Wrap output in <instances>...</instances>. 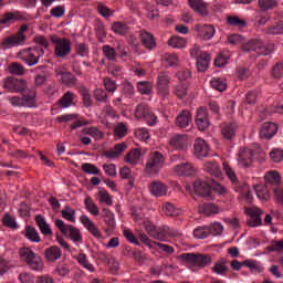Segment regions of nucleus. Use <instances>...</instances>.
I'll use <instances>...</instances> for the list:
<instances>
[{"instance_id": "9b49d317", "label": "nucleus", "mask_w": 283, "mask_h": 283, "mask_svg": "<svg viewBox=\"0 0 283 283\" xmlns=\"http://www.w3.org/2000/svg\"><path fill=\"white\" fill-rule=\"evenodd\" d=\"M169 73H159L157 76V94L161 98L169 97Z\"/></svg>"}, {"instance_id": "37998d69", "label": "nucleus", "mask_w": 283, "mask_h": 283, "mask_svg": "<svg viewBox=\"0 0 283 283\" xmlns=\"http://www.w3.org/2000/svg\"><path fill=\"white\" fill-rule=\"evenodd\" d=\"M62 218L67 220V222H76V210L70 206H65L62 209Z\"/></svg>"}, {"instance_id": "a878e982", "label": "nucleus", "mask_w": 283, "mask_h": 283, "mask_svg": "<svg viewBox=\"0 0 283 283\" xmlns=\"http://www.w3.org/2000/svg\"><path fill=\"white\" fill-rule=\"evenodd\" d=\"M139 39L142 41V44L146 46L147 50H154V48H156V39L150 32L140 31Z\"/></svg>"}, {"instance_id": "b1692460", "label": "nucleus", "mask_w": 283, "mask_h": 283, "mask_svg": "<svg viewBox=\"0 0 283 283\" xmlns=\"http://www.w3.org/2000/svg\"><path fill=\"white\" fill-rule=\"evenodd\" d=\"M55 74L59 78V81H61L64 85H74L75 83V78L74 75H72V73L63 70V67H57L55 69Z\"/></svg>"}, {"instance_id": "f704fd0d", "label": "nucleus", "mask_w": 283, "mask_h": 283, "mask_svg": "<svg viewBox=\"0 0 283 283\" xmlns=\"http://www.w3.org/2000/svg\"><path fill=\"white\" fill-rule=\"evenodd\" d=\"M226 23L231 28H238L239 30L247 28V20L240 19L238 15H228Z\"/></svg>"}, {"instance_id": "8fccbe9b", "label": "nucleus", "mask_w": 283, "mask_h": 283, "mask_svg": "<svg viewBox=\"0 0 283 283\" xmlns=\"http://www.w3.org/2000/svg\"><path fill=\"white\" fill-rule=\"evenodd\" d=\"M261 43L260 39H252L242 45L243 52H258V48Z\"/></svg>"}, {"instance_id": "39448f33", "label": "nucleus", "mask_w": 283, "mask_h": 283, "mask_svg": "<svg viewBox=\"0 0 283 283\" xmlns=\"http://www.w3.org/2000/svg\"><path fill=\"white\" fill-rule=\"evenodd\" d=\"M44 55L45 51L39 46L23 49L18 52V59H21V61L28 64L29 67L36 65V63H39V60Z\"/></svg>"}, {"instance_id": "09e8293b", "label": "nucleus", "mask_w": 283, "mask_h": 283, "mask_svg": "<svg viewBox=\"0 0 283 283\" xmlns=\"http://www.w3.org/2000/svg\"><path fill=\"white\" fill-rule=\"evenodd\" d=\"M24 235L27 240H30V242H41L39 231H36V229H34L33 227L28 226Z\"/></svg>"}, {"instance_id": "ea45409f", "label": "nucleus", "mask_w": 283, "mask_h": 283, "mask_svg": "<svg viewBox=\"0 0 283 283\" xmlns=\"http://www.w3.org/2000/svg\"><path fill=\"white\" fill-rule=\"evenodd\" d=\"M219 211L220 208L214 203H203L200 207V213H203V216H216Z\"/></svg>"}, {"instance_id": "864d4df0", "label": "nucleus", "mask_w": 283, "mask_h": 283, "mask_svg": "<svg viewBox=\"0 0 283 283\" xmlns=\"http://www.w3.org/2000/svg\"><path fill=\"white\" fill-rule=\"evenodd\" d=\"M243 266H248V269H251L252 273H262V271H264L262 264L258 263V261L254 260H245L243 262Z\"/></svg>"}, {"instance_id": "79ce46f5", "label": "nucleus", "mask_w": 283, "mask_h": 283, "mask_svg": "<svg viewBox=\"0 0 283 283\" xmlns=\"http://www.w3.org/2000/svg\"><path fill=\"white\" fill-rule=\"evenodd\" d=\"M235 129H237L235 124H226L221 128V134L223 138H227V140H231V138L235 136Z\"/></svg>"}, {"instance_id": "5fc2aeb1", "label": "nucleus", "mask_w": 283, "mask_h": 283, "mask_svg": "<svg viewBox=\"0 0 283 283\" xmlns=\"http://www.w3.org/2000/svg\"><path fill=\"white\" fill-rule=\"evenodd\" d=\"M9 72L15 76H23V74H25V67L20 63L13 62L9 65Z\"/></svg>"}, {"instance_id": "13d9d810", "label": "nucleus", "mask_w": 283, "mask_h": 283, "mask_svg": "<svg viewBox=\"0 0 283 283\" xmlns=\"http://www.w3.org/2000/svg\"><path fill=\"white\" fill-rule=\"evenodd\" d=\"M74 101V94L72 92H66L63 97L60 99V107L67 108L72 107Z\"/></svg>"}, {"instance_id": "473e14b6", "label": "nucleus", "mask_w": 283, "mask_h": 283, "mask_svg": "<svg viewBox=\"0 0 283 283\" xmlns=\"http://www.w3.org/2000/svg\"><path fill=\"white\" fill-rule=\"evenodd\" d=\"M193 120L189 111H182L176 118L178 127H189V124Z\"/></svg>"}, {"instance_id": "3c124183", "label": "nucleus", "mask_w": 283, "mask_h": 283, "mask_svg": "<svg viewBox=\"0 0 283 283\" xmlns=\"http://www.w3.org/2000/svg\"><path fill=\"white\" fill-rule=\"evenodd\" d=\"M128 130H129V128L127 127V124L118 123L114 127V136H116V138H125V136H127Z\"/></svg>"}, {"instance_id": "c85d7f7f", "label": "nucleus", "mask_w": 283, "mask_h": 283, "mask_svg": "<svg viewBox=\"0 0 283 283\" xmlns=\"http://www.w3.org/2000/svg\"><path fill=\"white\" fill-rule=\"evenodd\" d=\"M35 224H38L42 235H52V228H50V223H48L45 217L38 214L35 217Z\"/></svg>"}, {"instance_id": "4d7b16f0", "label": "nucleus", "mask_w": 283, "mask_h": 283, "mask_svg": "<svg viewBox=\"0 0 283 283\" xmlns=\"http://www.w3.org/2000/svg\"><path fill=\"white\" fill-rule=\"evenodd\" d=\"M154 85L150 82L142 81L137 83V90L140 94L149 95L151 94Z\"/></svg>"}, {"instance_id": "7ed1b4c3", "label": "nucleus", "mask_w": 283, "mask_h": 283, "mask_svg": "<svg viewBox=\"0 0 283 283\" xmlns=\"http://www.w3.org/2000/svg\"><path fill=\"white\" fill-rule=\"evenodd\" d=\"M19 253L22 262H25L31 271H43L45 269V262L32 249L21 248Z\"/></svg>"}, {"instance_id": "4be33fe9", "label": "nucleus", "mask_w": 283, "mask_h": 283, "mask_svg": "<svg viewBox=\"0 0 283 283\" xmlns=\"http://www.w3.org/2000/svg\"><path fill=\"white\" fill-rule=\"evenodd\" d=\"M80 222L88 231V233L94 235V238H101V230H98V227H96V224L94 223V221H92V219H90V217L85 214L81 216Z\"/></svg>"}, {"instance_id": "9d476101", "label": "nucleus", "mask_w": 283, "mask_h": 283, "mask_svg": "<svg viewBox=\"0 0 283 283\" xmlns=\"http://www.w3.org/2000/svg\"><path fill=\"white\" fill-rule=\"evenodd\" d=\"M255 158V154L253 150L249 148H241L238 153V167L241 169H249L251 165H253V159Z\"/></svg>"}, {"instance_id": "c03bdc74", "label": "nucleus", "mask_w": 283, "mask_h": 283, "mask_svg": "<svg viewBox=\"0 0 283 283\" xmlns=\"http://www.w3.org/2000/svg\"><path fill=\"white\" fill-rule=\"evenodd\" d=\"M97 198L102 205H107V207H112V205H114V198L109 192H107V190H99Z\"/></svg>"}, {"instance_id": "0eeeda50", "label": "nucleus", "mask_w": 283, "mask_h": 283, "mask_svg": "<svg viewBox=\"0 0 283 283\" xmlns=\"http://www.w3.org/2000/svg\"><path fill=\"white\" fill-rule=\"evenodd\" d=\"M164 165L165 157H163V154L158 151L151 153L146 163L145 174H147V176H158Z\"/></svg>"}, {"instance_id": "a19ab883", "label": "nucleus", "mask_w": 283, "mask_h": 283, "mask_svg": "<svg viewBox=\"0 0 283 283\" xmlns=\"http://www.w3.org/2000/svg\"><path fill=\"white\" fill-rule=\"evenodd\" d=\"M161 209L165 216H169V217L180 216V213H182V211L176 208V206H174V203L171 202L164 203Z\"/></svg>"}, {"instance_id": "58836bf2", "label": "nucleus", "mask_w": 283, "mask_h": 283, "mask_svg": "<svg viewBox=\"0 0 283 283\" xmlns=\"http://www.w3.org/2000/svg\"><path fill=\"white\" fill-rule=\"evenodd\" d=\"M163 63L166 67H174L180 63L177 54L166 53L163 55Z\"/></svg>"}, {"instance_id": "f257e3e1", "label": "nucleus", "mask_w": 283, "mask_h": 283, "mask_svg": "<svg viewBox=\"0 0 283 283\" xmlns=\"http://www.w3.org/2000/svg\"><path fill=\"white\" fill-rule=\"evenodd\" d=\"M133 218L139 227H144L146 233H148V235L153 238V240H158L159 242H167V235H176V233L171 228H169V226H163L160 229H158L151 221H149V219L145 217L133 214Z\"/></svg>"}, {"instance_id": "2eb2a0df", "label": "nucleus", "mask_w": 283, "mask_h": 283, "mask_svg": "<svg viewBox=\"0 0 283 283\" xmlns=\"http://www.w3.org/2000/svg\"><path fill=\"white\" fill-rule=\"evenodd\" d=\"M25 43V35L24 34H13L9 38H6L1 42V46L3 50H10V48H19V45H23Z\"/></svg>"}, {"instance_id": "ddd939ff", "label": "nucleus", "mask_w": 283, "mask_h": 283, "mask_svg": "<svg viewBox=\"0 0 283 283\" xmlns=\"http://www.w3.org/2000/svg\"><path fill=\"white\" fill-rule=\"evenodd\" d=\"M188 6L193 12L199 14L200 17H209L210 7L205 0H187Z\"/></svg>"}, {"instance_id": "f03ea898", "label": "nucleus", "mask_w": 283, "mask_h": 283, "mask_svg": "<svg viewBox=\"0 0 283 283\" xmlns=\"http://www.w3.org/2000/svg\"><path fill=\"white\" fill-rule=\"evenodd\" d=\"M193 193L200 196L201 198H211V191H216L220 196L227 193V188L220 185L218 181L213 179L205 180H196L192 185Z\"/></svg>"}, {"instance_id": "69168bd1", "label": "nucleus", "mask_w": 283, "mask_h": 283, "mask_svg": "<svg viewBox=\"0 0 283 283\" xmlns=\"http://www.w3.org/2000/svg\"><path fill=\"white\" fill-rule=\"evenodd\" d=\"M266 34H273V35L283 34V22L280 21L276 24L269 27L266 29Z\"/></svg>"}, {"instance_id": "4c0bfd02", "label": "nucleus", "mask_w": 283, "mask_h": 283, "mask_svg": "<svg viewBox=\"0 0 283 283\" xmlns=\"http://www.w3.org/2000/svg\"><path fill=\"white\" fill-rule=\"evenodd\" d=\"M168 45L176 50H182V48H187V40L185 38L174 35L168 40Z\"/></svg>"}, {"instance_id": "f3484780", "label": "nucleus", "mask_w": 283, "mask_h": 283, "mask_svg": "<svg viewBox=\"0 0 283 283\" xmlns=\"http://www.w3.org/2000/svg\"><path fill=\"white\" fill-rule=\"evenodd\" d=\"M277 124L272 122H266L261 126L260 137L265 140H271L275 134H277Z\"/></svg>"}, {"instance_id": "6e6552de", "label": "nucleus", "mask_w": 283, "mask_h": 283, "mask_svg": "<svg viewBox=\"0 0 283 283\" xmlns=\"http://www.w3.org/2000/svg\"><path fill=\"white\" fill-rule=\"evenodd\" d=\"M54 54L57 59H65L72 52V41L67 38L53 36Z\"/></svg>"}, {"instance_id": "0e129e2a", "label": "nucleus", "mask_w": 283, "mask_h": 283, "mask_svg": "<svg viewBox=\"0 0 283 283\" xmlns=\"http://www.w3.org/2000/svg\"><path fill=\"white\" fill-rule=\"evenodd\" d=\"M188 94H189V91L186 84H178L175 87V95L177 98H185Z\"/></svg>"}, {"instance_id": "2f4dec72", "label": "nucleus", "mask_w": 283, "mask_h": 283, "mask_svg": "<svg viewBox=\"0 0 283 283\" xmlns=\"http://www.w3.org/2000/svg\"><path fill=\"white\" fill-rule=\"evenodd\" d=\"M211 271L216 275L224 276V275H227V272L229 271V265L227 264V261L224 259H221V260L214 262L213 266L211 268Z\"/></svg>"}, {"instance_id": "4468645a", "label": "nucleus", "mask_w": 283, "mask_h": 283, "mask_svg": "<svg viewBox=\"0 0 283 283\" xmlns=\"http://www.w3.org/2000/svg\"><path fill=\"white\" fill-rule=\"evenodd\" d=\"M195 32L203 41H211L216 36V28L211 24H196Z\"/></svg>"}, {"instance_id": "aec40b11", "label": "nucleus", "mask_w": 283, "mask_h": 283, "mask_svg": "<svg viewBox=\"0 0 283 283\" xmlns=\"http://www.w3.org/2000/svg\"><path fill=\"white\" fill-rule=\"evenodd\" d=\"M245 213L249 216V224L250 227H260L262 224V211L260 208L251 207L247 208Z\"/></svg>"}, {"instance_id": "bb28decb", "label": "nucleus", "mask_w": 283, "mask_h": 283, "mask_svg": "<svg viewBox=\"0 0 283 283\" xmlns=\"http://www.w3.org/2000/svg\"><path fill=\"white\" fill-rule=\"evenodd\" d=\"M169 143L175 149H185L189 145V138L187 135H175L170 138Z\"/></svg>"}, {"instance_id": "338daca9", "label": "nucleus", "mask_w": 283, "mask_h": 283, "mask_svg": "<svg viewBox=\"0 0 283 283\" xmlns=\"http://www.w3.org/2000/svg\"><path fill=\"white\" fill-rule=\"evenodd\" d=\"M270 159L272 163H280L283 160V151L280 148H274L270 151Z\"/></svg>"}, {"instance_id": "a18cd8bd", "label": "nucleus", "mask_w": 283, "mask_h": 283, "mask_svg": "<svg viewBox=\"0 0 283 283\" xmlns=\"http://www.w3.org/2000/svg\"><path fill=\"white\" fill-rule=\"evenodd\" d=\"M210 85L213 90H217V92H224V90H227V80L222 77H213L210 81Z\"/></svg>"}, {"instance_id": "603ef678", "label": "nucleus", "mask_w": 283, "mask_h": 283, "mask_svg": "<svg viewBox=\"0 0 283 283\" xmlns=\"http://www.w3.org/2000/svg\"><path fill=\"white\" fill-rule=\"evenodd\" d=\"M102 52L107 61H116V59H118V53H116V49L112 48L111 45H104Z\"/></svg>"}, {"instance_id": "393cba45", "label": "nucleus", "mask_w": 283, "mask_h": 283, "mask_svg": "<svg viewBox=\"0 0 283 283\" xmlns=\"http://www.w3.org/2000/svg\"><path fill=\"white\" fill-rule=\"evenodd\" d=\"M203 171H207L213 178H222V170H220V165L216 161H206L203 164Z\"/></svg>"}, {"instance_id": "de8ad7c7", "label": "nucleus", "mask_w": 283, "mask_h": 283, "mask_svg": "<svg viewBox=\"0 0 283 283\" xmlns=\"http://www.w3.org/2000/svg\"><path fill=\"white\" fill-rule=\"evenodd\" d=\"M84 205H85L86 211H88V213H91V216H98L101 213L98 206H96V203H94L92 198L87 197L84 200Z\"/></svg>"}, {"instance_id": "cd10ccee", "label": "nucleus", "mask_w": 283, "mask_h": 283, "mask_svg": "<svg viewBox=\"0 0 283 283\" xmlns=\"http://www.w3.org/2000/svg\"><path fill=\"white\" fill-rule=\"evenodd\" d=\"M140 158H143V150L140 148H135L125 156L124 160L128 165H138Z\"/></svg>"}, {"instance_id": "c756f323", "label": "nucleus", "mask_w": 283, "mask_h": 283, "mask_svg": "<svg viewBox=\"0 0 283 283\" xmlns=\"http://www.w3.org/2000/svg\"><path fill=\"white\" fill-rule=\"evenodd\" d=\"M23 107H36V91L28 90V92L22 96Z\"/></svg>"}, {"instance_id": "49530a36", "label": "nucleus", "mask_w": 283, "mask_h": 283, "mask_svg": "<svg viewBox=\"0 0 283 283\" xmlns=\"http://www.w3.org/2000/svg\"><path fill=\"white\" fill-rule=\"evenodd\" d=\"M254 191L259 200H269V189L264 184H258L254 186Z\"/></svg>"}, {"instance_id": "20e7f679", "label": "nucleus", "mask_w": 283, "mask_h": 283, "mask_svg": "<svg viewBox=\"0 0 283 283\" xmlns=\"http://www.w3.org/2000/svg\"><path fill=\"white\" fill-rule=\"evenodd\" d=\"M181 259L190 266H197L198 269H207V266L213 264V256L211 254L185 253L181 255Z\"/></svg>"}, {"instance_id": "412c9836", "label": "nucleus", "mask_w": 283, "mask_h": 283, "mask_svg": "<svg viewBox=\"0 0 283 283\" xmlns=\"http://www.w3.org/2000/svg\"><path fill=\"white\" fill-rule=\"evenodd\" d=\"M63 258V251L56 245H51L44 250V259L46 262H56Z\"/></svg>"}, {"instance_id": "bf43d9fd", "label": "nucleus", "mask_w": 283, "mask_h": 283, "mask_svg": "<svg viewBox=\"0 0 283 283\" xmlns=\"http://www.w3.org/2000/svg\"><path fill=\"white\" fill-rule=\"evenodd\" d=\"M2 222L4 227H8V229H19V223H17V219L12 217L10 213H6Z\"/></svg>"}, {"instance_id": "6e6d98bb", "label": "nucleus", "mask_w": 283, "mask_h": 283, "mask_svg": "<svg viewBox=\"0 0 283 283\" xmlns=\"http://www.w3.org/2000/svg\"><path fill=\"white\" fill-rule=\"evenodd\" d=\"M193 235L197 238V240H205L208 235H211V231L208 229V227H199L193 230Z\"/></svg>"}, {"instance_id": "7c9ffc66", "label": "nucleus", "mask_w": 283, "mask_h": 283, "mask_svg": "<svg viewBox=\"0 0 283 283\" xmlns=\"http://www.w3.org/2000/svg\"><path fill=\"white\" fill-rule=\"evenodd\" d=\"M175 171L178 176H193L196 168L190 163H186L176 166Z\"/></svg>"}, {"instance_id": "6ab92c4d", "label": "nucleus", "mask_w": 283, "mask_h": 283, "mask_svg": "<svg viewBox=\"0 0 283 283\" xmlns=\"http://www.w3.org/2000/svg\"><path fill=\"white\" fill-rule=\"evenodd\" d=\"M195 123L200 132H205L209 127V117H207V108L199 107L197 109V116Z\"/></svg>"}, {"instance_id": "f8f14e48", "label": "nucleus", "mask_w": 283, "mask_h": 283, "mask_svg": "<svg viewBox=\"0 0 283 283\" xmlns=\"http://www.w3.org/2000/svg\"><path fill=\"white\" fill-rule=\"evenodd\" d=\"M148 191L154 198H165L169 193V186L163 181H153L148 186Z\"/></svg>"}, {"instance_id": "e433bc0d", "label": "nucleus", "mask_w": 283, "mask_h": 283, "mask_svg": "<svg viewBox=\"0 0 283 283\" xmlns=\"http://www.w3.org/2000/svg\"><path fill=\"white\" fill-rule=\"evenodd\" d=\"M112 32L115 34H119L120 36H125V34L129 33V27L120 21L114 22L111 27Z\"/></svg>"}, {"instance_id": "052dcab7", "label": "nucleus", "mask_w": 283, "mask_h": 283, "mask_svg": "<svg viewBox=\"0 0 283 283\" xmlns=\"http://www.w3.org/2000/svg\"><path fill=\"white\" fill-rule=\"evenodd\" d=\"M102 211H103V213H104L103 218H104L106 224H107L108 227H115L116 220H115V217H114V212H112V211H111L109 209H107V208H103Z\"/></svg>"}, {"instance_id": "a211bd4d", "label": "nucleus", "mask_w": 283, "mask_h": 283, "mask_svg": "<svg viewBox=\"0 0 283 283\" xmlns=\"http://www.w3.org/2000/svg\"><path fill=\"white\" fill-rule=\"evenodd\" d=\"M193 149L195 156L199 160H201V158H207L209 156V145H207V142H205V139L202 138H197L195 140Z\"/></svg>"}, {"instance_id": "774afa93", "label": "nucleus", "mask_w": 283, "mask_h": 283, "mask_svg": "<svg viewBox=\"0 0 283 283\" xmlns=\"http://www.w3.org/2000/svg\"><path fill=\"white\" fill-rule=\"evenodd\" d=\"M272 76L273 78H282L283 76V63L279 62L272 69Z\"/></svg>"}, {"instance_id": "5701e85b", "label": "nucleus", "mask_w": 283, "mask_h": 283, "mask_svg": "<svg viewBox=\"0 0 283 283\" xmlns=\"http://www.w3.org/2000/svg\"><path fill=\"white\" fill-rule=\"evenodd\" d=\"M74 260H76L80 266H82V269H85V271H88L90 273H94L96 271L94 264L90 262L87 254L80 252L76 255H74Z\"/></svg>"}, {"instance_id": "1a4fd4ad", "label": "nucleus", "mask_w": 283, "mask_h": 283, "mask_svg": "<svg viewBox=\"0 0 283 283\" xmlns=\"http://www.w3.org/2000/svg\"><path fill=\"white\" fill-rule=\"evenodd\" d=\"M3 87L8 90V92L23 94V92H28V82L21 78L8 77L4 81Z\"/></svg>"}, {"instance_id": "680f3d73", "label": "nucleus", "mask_w": 283, "mask_h": 283, "mask_svg": "<svg viewBox=\"0 0 283 283\" xmlns=\"http://www.w3.org/2000/svg\"><path fill=\"white\" fill-rule=\"evenodd\" d=\"M135 136L138 140H142L143 143H147L149 138H151V134H149V130H147V128L136 129Z\"/></svg>"}, {"instance_id": "72a5a7b5", "label": "nucleus", "mask_w": 283, "mask_h": 283, "mask_svg": "<svg viewBox=\"0 0 283 283\" xmlns=\"http://www.w3.org/2000/svg\"><path fill=\"white\" fill-rule=\"evenodd\" d=\"M210 62H211V55H209V53H201L197 59L198 72H207Z\"/></svg>"}, {"instance_id": "dca6fc26", "label": "nucleus", "mask_w": 283, "mask_h": 283, "mask_svg": "<svg viewBox=\"0 0 283 283\" xmlns=\"http://www.w3.org/2000/svg\"><path fill=\"white\" fill-rule=\"evenodd\" d=\"M17 21H28V17L21 11H14L4 13L2 19H0L1 25H10L12 23H17Z\"/></svg>"}, {"instance_id": "c9c22d12", "label": "nucleus", "mask_w": 283, "mask_h": 283, "mask_svg": "<svg viewBox=\"0 0 283 283\" xmlns=\"http://www.w3.org/2000/svg\"><path fill=\"white\" fill-rule=\"evenodd\" d=\"M127 149V145L125 144H117L114 148L104 153V156L109 159L118 158L119 154H123Z\"/></svg>"}, {"instance_id": "423d86ee", "label": "nucleus", "mask_w": 283, "mask_h": 283, "mask_svg": "<svg viewBox=\"0 0 283 283\" xmlns=\"http://www.w3.org/2000/svg\"><path fill=\"white\" fill-rule=\"evenodd\" d=\"M55 227L61 231V233H63V235L71 238L74 244H83V234H81V230H78V228L67 224L61 219L55 220Z\"/></svg>"}, {"instance_id": "e2e57ef3", "label": "nucleus", "mask_w": 283, "mask_h": 283, "mask_svg": "<svg viewBox=\"0 0 283 283\" xmlns=\"http://www.w3.org/2000/svg\"><path fill=\"white\" fill-rule=\"evenodd\" d=\"M231 55L229 53H220L219 56L214 60L216 67H224L229 63Z\"/></svg>"}]
</instances>
